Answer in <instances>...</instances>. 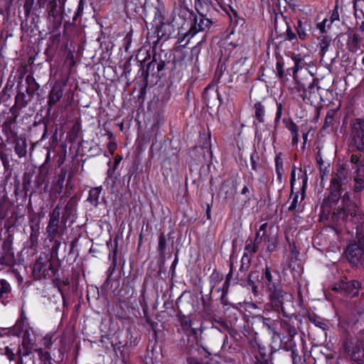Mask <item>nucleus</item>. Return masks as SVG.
Here are the masks:
<instances>
[{"label":"nucleus","instance_id":"obj_1","mask_svg":"<svg viewBox=\"0 0 364 364\" xmlns=\"http://www.w3.org/2000/svg\"><path fill=\"white\" fill-rule=\"evenodd\" d=\"M348 171L343 167H338L331 175L330 186L328 188L329 194L322 203V207L330 212L331 204L337 203L341 197L342 192L349 182Z\"/></svg>","mask_w":364,"mask_h":364},{"label":"nucleus","instance_id":"obj_2","mask_svg":"<svg viewBox=\"0 0 364 364\" xmlns=\"http://www.w3.org/2000/svg\"><path fill=\"white\" fill-rule=\"evenodd\" d=\"M262 279L267 288L272 306L281 307L282 311H284L283 301L285 294L281 289V279L279 272L266 266Z\"/></svg>","mask_w":364,"mask_h":364},{"label":"nucleus","instance_id":"obj_3","mask_svg":"<svg viewBox=\"0 0 364 364\" xmlns=\"http://www.w3.org/2000/svg\"><path fill=\"white\" fill-rule=\"evenodd\" d=\"M332 218L337 221L341 220L346 225L355 228L356 230H359L360 227L364 224V213L355 203L338 207L333 210Z\"/></svg>","mask_w":364,"mask_h":364},{"label":"nucleus","instance_id":"obj_4","mask_svg":"<svg viewBox=\"0 0 364 364\" xmlns=\"http://www.w3.org/2000/svg\"><path fill=\"white\" fill-rule=\"evenodd\" d=\"M344 254L351 266L364 267V234L361 231L356 230L355 240L347 245Z\"/></svg>","mask_w":364,"mask_h":364},{"label":"nucleus","instance_id":"obj_5","mask_svg":"<svg viewBox=\"0 0 364 364\" xmlns=\"http://www.w3.org/2000/svg\"><path fill=\"white\" fill-rule=\"evenodd\" d=\"M68 215H61V205L58 203L49 214V220L46 228L48 239L53 241L57 237H62L66 229Z\"/></svg>","mask_w":364,"mask_h":364},{"label":"nucleus","instance_id":"obj_6","mask_svg":"<svg viewBox=\"0 0 364 364\" xmlns=\"http://www.w3.org/2000/svg\"><path fill=\"white\" fill-rule=\"evenodd\" d=\"M195 6L198 13V16H194L193 23L186 33V36L193 37L197 33L200 31H205L209 29L213 23V18L218 13V11L214 8V11L211 13H205L200 9V1H195Z\"/></svg>","mask_w":364,"mask_h":364},{"label":"nucleus","instance_id":"obj_7","mask_svg":"<svg viewBox=\"0 0 364 364\" xmlns=\"http://www.w3.org/2000/svg\"><path fill=\"white\" fill-rule=\"evenodd\" d=\"M297 87L296 89L300 92L299 96L306 102L313 103L318 97L319 87L316 86L317 80L309 77L307 82L296 80Z\"/></svg>","mask_w":364,"mask_h":364},{"label":"nucleus","instance_id":"obj_8","mask_svg":"<svg viewBox=\"0 0 364 364\" xmlns=\"http://www.w3.org/2000/svg\"><path fill=\"white\" fill-rule=\"evenodd\" d=\"M345 352L355 362L361 363L364 360L363 343L358 338H346L343 342Z\"/></svg>","mask_w":364,"mask_h":364},{"label":"nucleus","instance_id":"obj_9","mask_svg":"<svg viewBox=\"0 0 364 364\" xmlns=\"http://www.w3.org/2000/svg\"><path fill=\"white\" fill-rule=\"evenodd\" d=\"M50 272L54 274V269L50 260L45 255H41L33 267V274L36 279L46 278L50 276Z\"/></svg>","mask_w":364,"mask_h":364},{"label":"nucleus","instance_id":"obj_10","mask_svg":"<svg viewBox=\"0 0 364 364\" xmlns=\"http://www.w3.org/2000/svg\"><path fill=\"white\" fill-rule=\"evenodd\" d=\"M272 306L271 310L267 309L264 311L265 316H259L258 318L262 323L263 326L272 333V338H280L279 333L276 331L275 324V322L279 318V309L280 307Z\"/></svg>","mask_w":364,"mask_h":364},{"label":"nucleus","instance_id":"obj_11","mask_svg":"<svg viewBox=\"0 0 364 364\" xmlns=\"http://www.w3.org/2000/svg\"><path fill=\"white\" fill-rule=\"evenodd\" d=\"M361 284L357 280L341 281L334 284L333 290L341 294L354 297L358 294Z\"/></svg>","mask_w":364,"mask_h":364},{"label":"nucleus","instance_id":"obj_12","mask_svg":"<svg viewBox=\"0 0 364 364\" xmlns=\"http://www.w3.org/2000/svg\"><path fill=\"white\" fill-rule=\"evenodd\" d=\"M352 145L358 151L364 150V120L357 119L351 131Z\"/></svg>","mask_w":364,"mask_h":364},{"label":"nucleus","instance_id":"obj_13","mask_svg":"<svg viewBox=\"0 0 364 364\" xmlns=\"http://www.w3.org/2000/svg\"><path fill=\"white\" fill-rule=\"evenodd\" d=\"M15 262L14 253L12 248V239L9 235L6 238L1 245L0 252V264L6 266H11Z\"/></svg>","mask_w":364,"mask_h":364},{"label":"nucleus","instance_id":"obj_14","mask_svg":"<svg viewBox=\"0 0 364 364\" xmlns=\"http://www.w3.org/2000/svg\"><path fill=\"white\" fill-rule=\"evenodd\" d=\"M165 67V61L159 60L158 61L155 56L153 57L151 61L148 63L146 65V70L145 72V77H147L149 75L152 76H160V72L164 69Z\"/></svg>","mask_w":364,"mask_h":364},{"label":"nucleus","instance_id":"obj_15","mask_svg":"<svg viewBox=\"0 0 364 364\" xmlns=\"http://www.w3.org/2000/svg\"><path fill=\"white\" fill-rule=\"evenodd\" d=\"M221 192L225 194V199H233L237 193L236 181L233 179L225 180L222 184Z\"/></svg>","mask_w":364,"mask_h":364},{"label":"nucleus","instance_id":"obj_16","mask_svg":"<svg viewBox=\"0 0 364 364\" xmlns=\"http://www.w3.org/2000/svg\"><path fill=\"white\" fill-rule=\"evenodd\" d=\"M364 189V164L359 165L354 177L353 191L360 193Z\"/></svg>","mask_w":364,"mask_h":364},{"label":"nucleus","instance_id":"obj_17","mask_svg":"<svg viewBox=\"0 0 364 364\" xmlns=\"http://www.w3.org/2000/svg\"><path fill=\"white\" fill-rule=\"evenodd\" d=\"M362 38L355 32H350L348 34L347 46L351 53H356L360 48Z\"/></svg>","mask_w":364,"mask_h":364},{"label":"nucleus","instance_id":"obj_18","mask_svg":"<svg viewBox=\"0 0 364 364\" xmlns=\"http://www.w3.org/2000/svg\"><path fill=\"white\" fill-rule=\"evenodd\" d=\"M63 89L60 84L55 83L52 87L48 95V105L52 107L63 97Z\"/></svg>","mask_w":364,"mask_h":364},{"label":"nucleus","instance_id":"obj_19","mask_svg":"<svg viewBox=\"0 0 364 364\" xmlns=\"http://www.w3.org/2000/svg\"><path fill=\"white\" fill-rule=\"evenodd\" d=\"M280 327L288 336L293 338L297 333L295 321L287 317L280 321Z\"/></svg>","mask_w":364,"mask_h":364},{"label":"nucleus","instance_id":"obj_20","mask_svg":"<svg viewBox=\"0 0 364 364\" xmlns=\"http://www.w3.org/2000/svg\"><path fill=\"white\" fill-rule=\"evenodd\" d=\"M11 297V284L6 279H0V301L5 305Z\"/></svg>","mask_w":364,"mask_h":364},{"label":"nucleus","instance_id":"obj_21","mask_svg":"<svg viewBox=\"0 0 364 364\" xmlns=\"http://www.w3.org/2000/svg\"><path fill=\"white\" fill-rule=\"evenodd\" d=\"M296 31L297 35L301 41H304L308 37L307 28L310 27V23L309 21L305 20L304 21L299 19L296 24L294 26Z\"/></svg>","mask_w":364,"mask_h":364},{"label":"nucleus","instance_id":"obj_22","mask_svg":"<svg viewBox=\"0 0 364 364\" xmlns=\"http://www.w3.org/2000/svg\"><path fill=\"white\" fill-rule=\"evenodd\" d=\"M203 98L207 101L208 105H213L215 102L218 101L220 104V96L217 90L209 89L207 87L203 92Z\"/></svg>","mask_w":364,"mask_h":364},{"label":"nucleus","instance_id":"obj_23","mask_svg":"<svg viewBox=\"0 0 364 364\" xmlns=\"http://www.w3.org/2000/svg\"><path fill=\"white\" fill-rule=\"evenodd\" d=\"M14 151L19 158H22L26 155L27 153V143L26 139H18L14 141Z\"/></svg>","mask_w":364,"mask_h":364},{"label":"nucleus","instance_id":"obj_24","mask_svg":"<svg viewBox=\"0 0 364 364\" xmlns=\"http://www.w3.org/2000/svg\"><path fill=\"white\" fill-rule=\"evenodd\" d=\"M102 187L98 186L92 188L89 191V196L87 200L90 202L93 205L97 206L98 205V199L102 192Z\"/></svg>","mask_w":364,"mask_h":364},{"label":"nucleus","instance_id":"obj_25","mask_svg":"<svg viewBox=\"0 0 364 364\" xmlns=\"http://www.w3.org/2000/svg\"><path fill=\"white\" fill-rule=\"evenodd\" d=\"M233 0H231V3L229 4H219L220 7L226 12V14L229 16V18L231 21H235V22L237 23V13L236 10L232 6Z\"/></svg>","mask_w":364,"mask_h":364},{"label":"nucleus","instance_id":"obj_26","mask_svg":"<svg viewBox=\"0 0 364 364\" xmlns=\"http://www.w3.org/2000/svg\"><path fill=\"white\" fill-rule=\"evenodd\" d=\"M331 39L326 36H322L319 39V48H320V53L322 57L326 53L328 50V47L331 44Z\"/></svg>","mask_w":364,"mask_h":364},{"label":"nucleus","instance_id":"obj_27","mask_svg":"<svg viewBox=\"0 0 364 364\" xmlns=\"http://www.w3.org/2000/svg\"><path fill=\"white\" fill-rule=\"evenodd\" d=\"M251 260L252 256L248 255V252H244L239 270L240 273H245L249 269L251 264Z\"/></svg>","mask_w":364,"mask_h":364},{"label":"nucleus","instance_id":"obj_28","mask_svg":"<svg viewBox=\"0 0 364 364\" xmlns=\"http://www.w3.org/2000/svg\"><path fill=\"white\" fill-rule=\"evenodd\" d=\"M33 346V343L31 342L30 339L26 337L25 334L23 338L21 347H20L22 350L23 355L24 356H29L31 355Z\"/></svg>","mask_w":364,"mask_h":364},{"label":"nucleus","instance_id":"obj_29","mask_svg":"<svg viewBox=\"0 0 364 364\" xmlns=\"http://www.w3.org/2000/svg\"><path fill=\"white\" fill-rule=\"evenodd\" d=\"M337 110L335 109H329L326 115L323 129H326L330 127L333 122L334 117L336 114Z\"/></svg>","mask_w":364,"mask_h":364},{"label":"nucleus","instance_id":"obj_30","mask_svg":"<svg viewBox=\"0 0 364 364\" xmlns=\"http://www.w3.org/2000/svg\"><path fill=\"white\" fill-rule=\"evenodd\" d=\"M35 351L43 364H53L52 357L48 352L44 351L42 348H37Z\"/></svg>","mask_w":364,"mask_h":364},{"label":"nucleus","instance_id":"obj_31","mask_svg":"<svg viewBox=\"0 0 364 364\" xmlns=\"http://www.w3.org/2000/svg\"><path fill=\"white\" fill-rule=\"evenodd\" d=\"M254 108L255 109V116L256 119L260 123L264 122V107L260 102H258L255 104Z\"/></svg>","mask_w":364,"mask_h":364},{"label":"nucleus","instance_id":"obj_32","mask_svg":"<svg viewBox=\"0 0 364 364\" xmlns=\"http://www.w3.org/2000/svg\"><path fill=\"white\" fill-rule=\"evenodd\" d=\"M258 272H251L247 277V285L251 287L252 291L255 294H257V286L255 284L253 279L258 278Z\"/></svg>","mask_w":364,"mask_h":364},{"label":"nucleus","instance_id":"obj_33","mask_svg":"<svg viewBox=\"0 0 364 364\" xmlns=\"http://www.w3.org/2000/svg\"><path fill=\"white\" fill-rule=\"evenodd\" d=\"M299 171L301 172V174L299 176V180H301V183H302V187H301L302 193H301V196L300 198V202H301L304 198V193H305V190H306V186H307L308 176H307L306 171H302L301 169Z\"/></svg>","mask_w":364,"mask_h":364},{"label":"nucleus","instance_id":"obj_34","mask_svg":"<svg viewBox=\"0 0 364 364\" xmlns=\"http://www.w3.org/2000/svg\"><path fill=\"white\" fill-rule=\"evenodd\" d=\"M275 171L277 175L278 180L281 182L282 179V175L284 173L283 163L279 157L275 159Z\"/></svg>","mask_w":364,"mask_h":364},{"label":"nucleus","instance_id":"obj_35","mask_svg":"<svg viewBox=\"0 0 364 364\" xmlns=\"http://www.w3.org/2000/svg\"><path fill=\"white\" fill-rule=\"evenodd\" d=\"M15 122V119H6L4 124H2V130L6 134V135H12L14 134L12 130V124Z\"/></svg>","mask_w":364,"mask_h":364},{"label":"nucleus","instance_id":"obj_36","mask_svg":"<svg viewBox=\"0 0 364 364\" xmlns=\"http://www.w3.org/2000/svg\"><path fill=\"white\" fill-rule=\"evenodd\" d=\"M232 269H233V264L232 262H230V272L227 275L226 279L225 282L223 284V287L221 289H218V291H221L222 292H225V294L228 293V289L230 287V278L232 274Z\"/></svg>","mask_w":364,"mask_h":364},{"label":"nucleus","instance_id":"obj_37","mask_svg":"<svg viewBox=\"0 0 364 364\" xmlns=\"http://www.w3.org/2000/svg\"><path fill=\"white\" fill-rule=\"evenodd\" d=\"M295 65L293 68L294 78L296 80V73L304 68L303 59L301 57L296 56L294 58Z\"/></svg>","mask_w":364,"mask_h":364},{"label":"nucleus","instance_id":"obj_38","mask_svg":"<svg viewBox=\"0 0 364 364\" xmlns=\"http://www.w3.org/2000/svg\"><path fill=\"white\" fill-rule=\"evenodd\" d=\"M75 206V201L71 198L65 205L64 210H61V215H68V218L69 215L72 213L73 208Z\"/></svg>","mask_w":364,"mask_h":364},{"label":"nucleus","instance_id":"obj_39","mask_svg":"<svg viewBox=\"0 0 364 364\" xmlns=\"http://www.w3.org/2000/svg\"><path fill=\"white\" fill-rule=\"evenodd\" d=\"M166 246V240L164 233H161L159 237L158 250L161 255H163Z\"/></svg>","mask_w":364,"mask_h":364},{"label":"nucleus","instance_id":"obj_40","mask_svg":"<svg viewBox=\"0 0 364 364\" xmlns=\"http://www.w3.org/2000/svg\"><path fill=\"white\" fill-rule=\"evenodd\" d=\"M262 237L259 235V232H257L256 237L252 242L253 245L251 249L252 252H257L259 248V245L262 242Z\"/></svg>","mask_w":364,"mask_h":364},{"label":"nucleus","instance_id":"obj_41","mask_svg":"<svg viewBox=\"0 0 364 364\" xmlns=\"http://www.w3.org/2000/svg\"><path fill=\"white\" fill-rule=\"evenodd\" d=\"M48 16L52 17H55L56 9H57V4L55 1H51L48 3Z\"/></svg>","mask_w":364,"mask_h":364},{"label":"nucleus","instance_id":"obj_42","mask_svg":"<svg viewBox=\"0 0 364 364\" xmlns=\"http://www.w3.org/2000/svg\"><path fill=\"white\" fill-rule=\"evenodd\" d=\"M298 203H299V194L297 193L294 196L293 200H292L290 205L288 208V210L291 212L297 210Z\"/></svg>","mask_w":364,"mask_h":364},{"label":"nucleus","instance_id":"obj_43","mask_svg":"<svg viewBox=\"0 0 364 364\" xmlns=\"http://www.w3.org/2000/svg\"><path fill=\"white\" fill-rule=\"evenodd\" d=\"M124 47L125 52H128L131 43H132V32H129L126 36L124 37Z\"/></svg>","mask_w":364,"mask_h":364},{"label":"nucleus","instance_id":"obj_44","mask_svg":"<svg viewBox=\"0 0 364 364\" xmlns=\"http://www.w3.org/2000/svg\"><path fill=\"white\" fill-rule=\"evenodd\" d=\"M309 321L315 324L316 326L323 328V326H325L324 323L318 318L316 317L315 315H309Z\"/></svg>","mask_w":364,"mask_h":364},{"label":"nucleus","instance_id":"obj_45","mask_svg":"<svg viewBox=\"0 0 364 364\" xmlns=\"http://www.w3.org/2000/svg\"><path fill=\"white\" fill-rule=\"evenodd\" d=\"M287 128L291 132L292 135H298V127L293 121L291 120L289 122V123L287 125Z\"/></svg>","mask_w":364,"mask_h":364},{"label":"nucleus","instance_id":"obj_46","mask_svg":"<svg viewBox=\"0 0 364 364\" xmlns=\"http://www.w3.org/2000/svg\"><path fill=\"white\" fill-rule=\"evenodd\" d=\"M341 198V205L355 204V203L350 199V194L346 192Z\"/></svg>","mask_w":364,"mask_h":364},{"label":"nucleus","instance_id":"obj_47","mask_svg":"<svg viewBox=\"0 0 364 364\" xmlns=\"http://www.w3.org/2000/svg\"><path fill=\"white\" fill-rule=\"evenodd\" d=\"M31 177L24 176L23 179V189L26 194L29 190V187L31 186Z\"/></svg>","mask_w":364,"mask_h":364},{"label":"nucleus","instance_id":"obj_48","mask_svg":"<svg viewBox=\"0 0 364 364\" xmlns=\"http://www.w3.org/2000/svg\"><path fill=\"white\" fill-rule=\"evenodd\" d=\"M336 21H339V13L338 6H336L330 17L331 23H333Z\"/></svg>","mask_w":364,"mask_h":364},{"label":"nucleus","instance_id":"obj_49","mask_svg":"<svg viewBox=\"0 0 364 364\" xmlns=\"http://www.w3.org/2000/svg\"><path fill=\"white\" fill-rule=\"evenodd\" d=\"M286 38L291 41L294 39H296V34L291 31V28L289 26H287L286 31Z\"/></svg>","mask_w":364,"mask_h":364},{"label":"nucleus","instance_id":"obj_50","mask_svg":"<svg viewBox=\"0 0 364 364\" xmlns=\"http://www.w3.org/2000/svg\"><path fill=\"white\" fill-rule=\"evenodd\" d=\"M252 245H253V243H252V240L251 239L247 240L246 242H245L244 252H248V255L252 256V254L254 253V252H251Z\"/></svg>","mask_w":364,"mask_h":364},{"label":"nucleus","instance_id":"obj_51","mask_svg":"<svg viewBox=\"0 0 364 364\" xmlns=\"http://www.w3.org/2000/svg\"><path fill=\"white\" fill-rule=\"evenodd\" d=\"M4 354L7 356L9 360H14L15 359L16 354L13 350L8 346L5 348Z\"/></svg>","mask_w":364,"mask_h":364},{"label":"nucleus","instance_id":"obj_52","mask_svg":"<svg viewBox=\"0 0 364 364\" xmlns=\"http://www.w3.org/2000/svg\"><path fill=\"white\" fill-rule=\"evenodd\" d=\"M52 242H53V244L51 248V252L53 254H57L58 249L60 246V242L55 238Z\"/></svg>","mask_w":364,"mask_h":364},{"label":"nucleus","instance_id":"obj_53","mask_svg":"<svg viewBox=\"0 0 364 364\" xmlns=\"http://www.w3.org/2000/svg\"><path fill=\"white\" fill-rule=\"evenodd\" d=\"M277 75L280 78L284 77L283 63L277 62L276 65Z\"/></svg>","mask_w":364,"mask_h":364},{"label":"nucleus","instance_id":"obj_54","mask_svg":"<svg viewBox=\"0 0 364 364\" xmlns=\"http://www.w3.org/2000/svg\"><path fill=\"white\" fill-rule=\"evenodd\" d=\"M291 358L293 364H300L301 363V358L297 355L294 350L291 351Z\"/></svg>","mask_w":364,"mask_h":364},{"label":"nucleus","instance_id":"obj_55","mask_svg":"<svg viewBox=\"0 0 364 364\" xmlns=\"http://www.w3.org/2000/svg\"><path fill=\"white\" fill-rule=\"evenodd\" d=\"M255 158H257V154H252L250 157L251 160V167L254 171H257V163Z\"/></svg>","mask_w":364,"mask_h":364},{"label":"nucleus","instance_id":"obj_56","mask_svg":"<svg viewBox=\"0 0 364 364\" xmlns=\"http://www.w3.org/2000/svg\"><path fill=\"white\" fill-rule=\"evenodd\" d=\"M220 301L223 306H228L230 304V302L228 299V294L222 292V295L220 298Z\"/></svg>","mask_w":364,"mask_h":364},{"label":"nucleus","instance_id":"obj_57","mask_svg":"<svg viewBox=\"0 0 364 364\" xmlns=\"http://www.w3.org/2000/svg\"><path fill=\"white\" fill-rule=\"evenodd\" d=\"M277 114H276V117H275V122H278L279 120L280 119L281 116H282V105L281 103H277Z\"/></svg>","mask_w":364,"mask_h":364},{"label":"nucleus","instance_id":"obj_58","mask_svg":"<svg viewBox=\"0 0 364 364\" xmlns=\"http://www.w3.org/2000/svg\"><path fill=\"white\" fill-rule=\"evenodd\" d=\"M316 160L317 164L318 165V166L321 169L322 168V166L323 165V158L321 156V154L320 151H318V153L316 154Z\"/></svg>","mask_w":364,"mask_h":364},{"label":"nucleus","instance_id":"obj_59","mask_svg":"<svg viewBox=\"0 0 364 364\" xmlns=\"http://www.w3.org/2000/svg\"><path fill=\"white\" fill-rule=\"evenodd\" d=\"M327 22H328V20L326 18L321 23H318V26H317L318 28L320 30V31L322 33H326L325 27H326V23Z\"/></svg>","mask_w":364,"mask_h":364},{"label":"nucleus","instance_id":"obj_60","mask_svg":"<svg viewBox=\"0 0 364 364\" xmlns=\"http://www.w3.org/2000/svg\"><path fill=\"white\" fill-rule=\"evenodd\" d=\"M187 363L188 364H201L200 361L198 358H196L193 357L188 358Z\"/></svg>","mask_w":364,"mask_h":364},{"label":"nucleus","instance_id":"obj_61","mask_svg":"<svg viewBox=\"0 0 364 364\" xmlns=\"http://www.w3.org/2000/svg\"><path fill=\"white\" fill-rule=\"evenodd\" d=\"M360 161V155L358 154H352L350 156V162L354 164H358Z\"/></svg>","mask_w":364,"mask_h":364},{"label":"nucleus","instance_id":"obj_62","mask_svg":"<svg viewBox=\"0 0 364 364\" xmlns=\"http://www.w3.org/2000/svg\"><path fill=\"white\" fill-rule=\"evenodd\" d=\"M116 147H117V144L114 143V142H109L108 144H107V148L109 149V151H110V153L113 154L114 150L116 149Z\"/></svg>","mask_w":364,"mask_h":364},{"label":"nucleus","instance_id":"obj_63","mask_svg":"<svg viewBox=\"0 0 364 364\" xmlns=\"http://www.w3.org/2000/svg\"><path fill=\"white\" fill-rule=\"evenodd\" d=\"M296 181V178H295V168H294L291 171V181H290V184H291V189L293 188V186H294V182Z\"/></svg>","mask_w":364,"mask_h":364},{"label":"nucleus","instance_id":"obj_64","mask_svg":"<svg viewBox=\"0 0 364 364\" xmlns=\"http://www.w3.org/2000/svg\"><path fill=\"white\" fill-rule=\"evenodd\" d=\"M299 141V134L298 135H292V145H296Z\"/></svg>","mask_w":364,"mask_h":364}]
</instances>
